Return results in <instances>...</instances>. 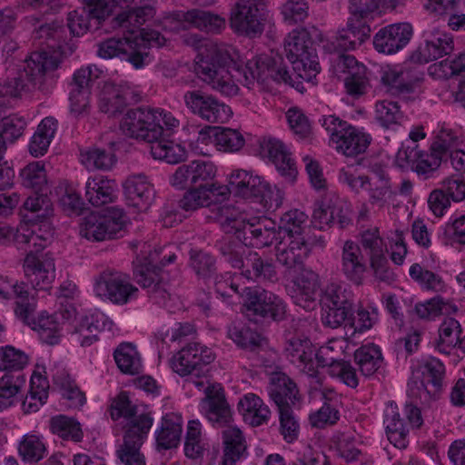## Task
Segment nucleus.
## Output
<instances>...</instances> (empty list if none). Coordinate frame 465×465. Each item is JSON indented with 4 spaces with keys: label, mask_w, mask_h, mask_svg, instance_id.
Wrapping results in <instances>:
<instances>
[{
    "label": "nucleus",
    "mask_w": 465,
    "mask_h": 465,
    "mask_svg": "<svg viewBox=\"0 0 465 465\" xmlns=\"http://www.w3.org/2000/svg\"><path fill=\"white\" fill-rule=\"evenodd\" d=\"M194 73L213 90L225 96L238 94L239 87L235 81L251 88L255 82H264L268 78L284 84H290L292 80L281 56L258 55L240 68L236 67L228 50L216 43H206L197 54Z\"/></svg>",
    "instance_id": "obj_1"
},
{
    "label": "nucleus",
    "mask_w": 465,
    "mask_h": 465,
    "mask_svg": "<svg viewBox=\"0 0 465 465\" xmlns=\"http://www.w3.org/2000/svg\"><path fill=\"white\" fill-rule=\"evenodd\" d=\"M57 66V59L48 52L32 53L18 76L0 85V109L12 106V102L25 90H44L48 74Z\"/></svg>",
    "instance_id": "obj_2"
},
{
    "label": "nucleus",
    "mask_w": 465,
    "mask_h": 465,
    "mask_svg": "<svg viewBox=\"0 0 465 465\" xmlns=\"http://www.w3.org/2000/svg\"><path fill=\"white\" fill-rule=\"evenodd\" d=\"M178 125L179 120L163 109L139 107L127 112L120 128L126 136L152 145L163 136L164 127L171 130Z\"/></svg>",
    "instance_id": "obj_3"
},
{
    "label": "nucleus",
    "mask_w": 465,
    "mask_h": 465,
    "mask_svg": "<svg viewBox=\"0 0 465 465\" xmlns=\"http://www.w3.org/2000/svg\"><path fill=\"white\" fill-rule=\"evenodd\" d=\"M212 350L200 343H190L175 353L171 360V368L179 376L185 378L188 385L199 391L209 383L208 365L214 361Z\"/></svg>",
    "instance_id": "obj_4"
},
{
    "label": "nucleus",
    "mask_w": 465,
    "mask_h": 465,
    "mask_svg": "<svg viewBox=\"0 0 465 465\" xmlns=\"http://www.w3.org/2000/svg\"><path fill=\"white\" fill-rule=\"evenodd\" d=\"M329 135L330 144L346 157H356L367 150L371 137L335 115H323L319 120Z\"/></svg>",
    "instance_id": "obj_5"
},
{
    "label": "nucleus",
    "mask_w": 465,
    "mask_h": 465,
    "mask_svg": "<svg viewBox=\"0 0 465 465\" xmlns=\"http://www.w3.org/2000/svg\"><path fill=\"white\" fill-rule=\"evenodd\" d=\"M284 51L292 69L303 80L311 81L321 67L313 42L305 29L293 30L285 38Z\"/></svg>",
    "instance_id": "obj_6"
},
{
    "label": "nucleus",
    "mask_w": 465,
    "mask_h": 465,
    "mask_svg": "<svg viewBox=\"0 0 465 465\" xmlns=\"http://www.w3.org/2000/svg\"><path fill=\"white\" fill-rule=\"evenodd\" d=\"M242 294L245 295L244 307L248 317L270 319L275 322H281L286 318V303L273 292L260 287H247L242 290Z\"/></svg>",
    "instance_id": "obj_7"
},
{
    "label": "nucleus",
    "mask_w": 465,
    "mask_h": 465,
    "mask_svg": "<svg viewBox=\"0 0 465 465\" xmlns=\"http://www.w3.org/2000/svg\"><path fill=\"white\" fill-rule=\"evenodd\" d=\"M263 4L257 0H239L231 10L230 25L238 35L255 38L264 31Z\"/></svg>",
    "instance_id": "obj_8"
},
{
    "label": "nucleus",
    "mask_w": 465,
    "mask_h": 465,
    "mask_svg": "<svg viewBox=\"0 0 465 465\" xmlns=\"http://www.w3.org/2000/svg\"><path fill=\"white\" fill-rule=\"evenodd\" d=\"M94 292L101 299L124 305L136 299L139 291L130 282L127 275L106 270L95 277Z\"/></svg>",
    "instance_id": "obj_9"
},
{
    "label": "nucleus",
    "mask_w": 465,
    "mask_h": 465,
    "mask_svg": "<svg viewBox=\"0 0 465 465\" xmlns=\"http://www.w3.org/2000/svg\"><path fill=\"white\" fill-rule=\"evenodd\" d=\"M360 243L369 257L370 267L373 275L381 282L391 283L395 280V274L390 268L386 253L387 245L377 227L364 230L360 236Z\"/></svg>",
    "instance_id": "obj_10"
},
{
    "label": "nucleus",
    "mask_w": 465,
    "mask_h": 465,
    "mask_svg": "<svg viewBox=\"0 0 465 465\" xmlns=\"http://www.w3.org/2000/svg\"><path fill=\"white\" fill-rule=\"evenodd\" d=\"M183 101L190 113L206 122L224 123L232 115L231 108L213 94L201 90H189L183 95Z\"/></svg>",
    "instance_id": "obj_11"
},
{
    "label": "nucleus",
    "mask_w": 465,
    "mask_h": 465,
    "mask_svg": "<svg viewBox=\"0 0 465 465\" xmlns=\"http://www.w3.org/2000/svg\"><path fill=\"white\" fill-rule=\"evenodd\" d=\"M124 227L122 212L104 214L92 213L85 216L80 226V234L92 242L114 239Z\"/></svg>",
    "instance_id": "obj_12"
},
{
    "label": "nucleus",
    "mask_w": 465,
    "mask_h": 465,
    "mask_svg": "<svg viewBox=\"0 0 465 465\" xmlns=\"http://www.w3.org/2000/svg\"><path fill=\"white\" fill-rule=\"evenodd\" d=\"M24 271L35 290H49L55 278L54 261L50 253L28 252L24 261Z\"/></svg>",
    "instance_id": "obj_13"
},
{
    "label": "nucleus",
    "mask_w": 465,
    "mask_h": 465,
    "mask_svg": "<svg viewBox=\"0 0 465 465\" xmlns=\"http://www.w3.org/2000/svg\"><path fill=\"white\" fill-rule=\"evenodd\" d=\"M216 173L215 165L207 161L195 160L179 166L170 178L173 186L183 189L187 185L205 187L210 184Z\"/></svg>",
    "instance_id": "obj_14"
},
{
    "label": "nucleus",
    "mask_w": 465,
    "mask_h": 465,
    "mask_svg": "<svg viewBox=\"0 0 465 465\" xmlns=\"http://www.w3.org/2000/svg\"><path fill=\"white\" fill-rule=\"evenodd\" d=\"M314 226L320 230L337 225L343 229L351 223L350 210L337 197L325 198L315 204L312 213Z\"/></svg>",
    "instance_id": "obj_15"
},
{
    "label": "nucleus",
    "mask_w": 465,
    "mask_h": 465,
    "mask_svg": "<svg viewBox=\"0 0 465 465\" xmlns=\"http://www.w3.org/2000/svg\"><path fill=\"white\" fill-rule=\"evenodd\" d=\"M276 223L264 216H251L238 240L245 246L263 248L281 238Z\"/></svg>",
    "instance_id": "obj_16"
},
{
    "label": "nucleus",
    "mask_w": 465,
    "mask_h": 465,
    "mask_svg": "<svg viewBox=\"0 0 465 465\" xmlns=\"http://www.w3.org/2000/svg\"><path fill=\"white\" fill-rule=\"evenodd\" d=\"M281 241L275 247L277 262L286 268L290 274L292 269L301 268L308 257L311 248L303 235L281 236Z\"/></svg>",
    "instance_id": "obj_17"
},
{
    "label": "nucleus",
    "mask_w": 465,
    "mask_h": 465,
    "mask_svg": "<svg viewBox=\"0 0 465 465\" xmlns=\"http://www.w3.org/2000/svg\"><path fill=\"white\" fill-rule=\"evenodd\" d=\"M420 77L398 65H386L381 70V83L391 95L406 97L414 94L420 85Z\"/></svg>",
    "instance_id": "obj_18"
},
{
    "label": "nucleus",
    "mask_w": 465,
    "mask_h": 465,
    "mask_svg": "<svg viewBox=\"0 0 465 465\" xmlns=\"http://www.w3.org/2000/svg\"><path fill=\"white\" fill-rule=\"evenodd\" d=\"M134 275L137 282L143 287L148 289L150 298L153 302L169 307L168 302L172 299V294L166 288V284L163 282L160 276V270L156 265L148 262L141 264L135 268Z\"/></svg>",
    "instance_id": "obj_19"
},
{
    "label": "nucleus",
    "mask_w": 465,
    "mask_h": 465,
    "mask_svg": "<svg viewBox=\"0 0 465 465\" xmlns=\"http://www.w3.org/2000/svg\"><path fill=\"white\" fill-rule=\"evenodd\" d=\"M340 271L345 279L360 286L363 283L367 264L360 246L353 241L344 242L340 261Z\"/></svg>",
    "instance_id": "obj_20"
},
{
    "label": "nucleus",
    "mask_w": 465,
    "mask_h": 465,
    "mask_svg": "<svg viewBox=\"0 0 465 465\" xmlns=\"http://www.w3.org/2000/svg\"><path fill=\"white\" fill-rule=\"evenodd\" d=\"M412 35L408 23L391 25L381 28L374 36L373 45L379 53L391 54L402 49Z\"/></svg>",
    "instance_id": "obj_21"
},
{
    "label": "nucleus",
    "mask_w": 465,
    "mask_h": 465,
    "mask_svg": "<svg viewBox=\"0 0 465 465\" xmlns=\"http://www.w3.org/2000/svg\"><path fill=\"white\" fill-rule=\"evenodd\" d=\"M124 190L128 203L140 212L147 211L155 198L153 184L143 173L129 176L124 183Z\"/></svg>",
    "instance_id": "obj_22"
},
{
    "label": "nucleus",
    "mask_w": 465,
    "mask_h": 465,
    "mask_svg": "<svg viewBox=\"0 0 465 465\" xmlns=\"http://www.w3.org/2000/svg\"><path fill=\"white\" fill-rule=\"evenodd\" d=\"M260 149L261 154L269 158L282 176L291 182L295 179L297 174L295 163L282 141L272 137H264L260 142Z\"/></svg>",
    "instance_id": "obj_23"
},
{
    "label": "nucleus",
    "mask_w": 465,
    "mask_h": 465,
    "mask_svg": "<svg viewBox=\"0 0 465 465\" xmlns=\"http://www.w3.org/2000/svg\"><path fill=\"white\" fill-rule=\"evenodd\" d=\"M17 307H15V313L25 324L40 333L43 329L54 326L56 321L53 316L41 313L37 319L35 317L36 309V298L32 292L23 291V286L18 288Z\"/></svg>",
    "instance_id": "obj_24"
},
{
    "label": "nucleus",
    "mask_w": 465,
    "mask_h": 465,
    "mask_svg": "<svg viewBox=\"0 0 465 465\" xmlns=\"http://www.w3.org/2000/svg\"><path fill=\"white\" fill-rule=\"evenodd\" d=\"M452 50V36L438 28H432L425 32V42L417 50V59L426 64L450 54Z\"/></svg>",
    "instance_id": "obj_25"
},
{
    "label": "nucleus",
    "mask_w": 465,
    "mask_h": 465,
    "mask_svg": "<svg viewBox=\"0 0 465 465\" xmlns=\"http://www.w3.org/2000/svg\"><path fill=\"white\" fill-rule=\"evenodd\" d=\"M371 27L367 21L351 17L347 26L337 33L334 40L331 43L333 51L343 53L354 50L370 37Z\"/></svg>",
    "instance_id": "obj_26"
},
{
    "label": "nucleus",
    "mask_w": 465,
    "mask_h": 465,
    "mask_svg": "<svg viewBox=\"0 0 465 465\" xmlns=\"http://www.w3.org/2000/svg\"><path fill=\"white\" fill-rule=\"evenodd\" d=\"M113 322L102 312L81 316L74 327V340L82 347H88L98 341V332L111 330Z\"/></svg>",
    "instance_id": "obj_27"
},
{
    "label": "nucleus",
    "mask_w": 465,
    "mask_h": 465,
    "mask_svg": "<svg viewBox=\"0 0 465 465\" xmlns=\"http://www.w3.org/2000/svg\"><path fill=\"white\" fill-rule=\"evenodd\" d=\"M284 353L286 358L302 371L311 377L315 375L314 347L309 339L291 337L286 341Z\"/></svg>",
    "instance_id": "obj_28"
},
{
    "label": "nucleus",
    "mask_w": 465,
    "mask_h": 465,
    "mask_svg": "<svg viewBox=\"0 0 465 465\" xmlns=\"http://www.w3.org/2000/svg\"><path fill=\"white\" fill-rule=\"evenodd\" d=\"M203 390L205 392L203 408L208 420L221 426L227 425L232 419V413L220 385L208 383Z\"/></svg>",
    "instance_id": "obj_29"
},
{
    "label": "nucleus",
    "mask_w": 465,
    "mask_h": 465,
    "mask_svg": "<svg viewBox=\"0 0 465 465\" xmlns=\"http://www.w3.org/2000/svg\"><path fill=\"white\" fill-rule=\"evenodd\" d=\"M214 218L226 233H234L240 237L241 232L247 225L251 215L239 206L232 203L214 205L213 208Z\"/></svg>",
    "instance_id": "obj_30"
},
{
    "label": "nucleus",
    "mask_w": 465,
    "mask_h": 465,
    "mask_svg": "<svg viewBox=\"0 0 465 465\" xmlns=\"http://www.w3.org/2000/svg\"><path fill=\"white\" fill-rule=\"evenodd\" d=\"M98 55L104 59L119 56L130 62L135 68L143 67V54L134 53L131 38H109L99 44Z\"/></svg>",
    "instance_id": "obj_31"
},
{
    "label": "nucleus",
    "mask_w": 465,
    "mask_h": 465,
    "mask_svg": "<svg viewBox=\"0 0 465 465\" xmlns=\"http://www.w3.org/2000/svg\"><path fill=\"white\" fill-rule=\"evenodd\" d=\"M174 19L181 22L183 28L194 27L208 33H218L225 25L223 17L200 9L178 12Z\"/></svg>",
    "instance_id": "obj_32"
},
{
    "label": "nucleus",
    "mask_w": 465,
    "mask_h": 465,
    "mask_svg": "<svg viewBox=\"0 0 465 465\" xmlns=\"http://www.w3.org/2000/svg\"><path fill=\"white\" fill-rule=\"evenodd\" d=\"M268 391L278 409L290 408L299 398L296 384L283 372L272 375Z\"/></svg>",
    "instance_id": "obj_33"
},
{
    "label": "nucleus",
    "mask_w": 465,
    "mask_h": 465,
    "mask_svg": "<svg viewBox=\"0 0 465 465\" xmlns=\"http://www.w3.org/2000/svg\"><path fill=\"white\" fill-rule=\"evenodd\" d=\"M396 195L389 173L379 167L371 170V182L367 193L371 205L384 207Z\"/></svg>",
    "instance_id": "obj_34"
},
{
    "label": "nucleus",
    "mask_w": 465,
    "mask_h": 465,
    "mask_svg": "<svg viewBox=\"0 0 465 465\" xmlns=\"http://www.w3.org/2000/svg\"><path fill=\"white\" fill-rule=\"evenodd\" d=\"M384 425L388 440L395 447L404 449L408 445L409 425L401 417L396 404L390 403L384 411Z\"/></svg>",
    "instance_id": "obj_35"
},
{
    "label": "nucleus",
    "mask_w": 465,
    "mask_h": 465,
    "mask_svg": "<svg viewBox=\"0 0 465 465\" xmlns=\"http://www.w3.org/2000/svg\"><path fill=\"white\" fill-rule=\"evenodd\" d=\"M154 15V10L150 5L136 8H128L119 13L113 21L114 27L123 29L128 35L124 37L133 38L141 31V26Z\"/></svg>",
    "instance_id": "obj_36"
},
{
    "label": "nucleus",
    "mask_w": 465,
    "mask_h": 465,
    "mask_svg": "<svg viewBox=\"0 0 465 465\" xmlns=\"http://www.w3.org/2000/svg\"><path fill=\"white\" fill-rule=\"evenodd\" d=\"M222 434L223 450L221 465H236L247 448L243 433L238 427L227 424Z\"/></svg>",
    "instance_id": "obj_37"
},
{
    "label": "nucleus",
    "mask_w": 465,
    "mask_h": 465,
    "mask_svg": "<svg viewBox=\"0 0 465 465\" xmlns=\"http://www.w3.org/2000/svg\"><path fill=\"white\" fill-rule=\"evenodd\" d=\"M130 96L131 92L128 88L106 83L99 94V109L104 114L114 115L124 109Z\"/></svg>",
    "instance_id": "obj_38"
},
{
    "label": "nucleus",
    "mask_w": 465,
    "mask_h": 465,
    "mask_svg": "<svg viewBox=\"0 0 465 465\" xmlns=\"http://www.w3.org/2000/svg\"><path fill=\"white\" fill-rule=\"evenodd\" d=\"M182 418L174 413H168L162 419L160 428L155 431L157 448L170 450L176 448L182 436Z\"/></svg>",
    "instance_id": "obj_39"
},
{
    "label": "nucleus",
    "mask_w": 465,
    "mask_h": 465,
    "mask_svg": "<svg viewBox=\"0 0 465 465\" xmlns=\"http://www.w3.org/2000/svg\"><path fill=\"white\" fill-rule=\"evenodd\" d=\"M462 329L460 322L451 317L445 318L438 330V339L435 340V349L443 354H450L459 346L462 347Z\"/></svg>",
    "instance_id": "obj_40"
},
{
    "label": "nucleus",
    "mask_w": 465,
    "mask_h": 465,
    "mask_svg": "<svg viewBox=\"0 0 465 465\" xmlns=\"http://www.w3.org/2000/svg\"><path fill=\"white\" fill-rule=\"evenodd\" d=\"M243 420L253 427L266 423L271 416L269 407L254 393H246L238 403Z\"/></svg>",
    "instance_id": "obj_41"
},
{
    "label": "nucleus",
    "mask_w": 465,
    "mask_h": 465,
    "mask_svg": "<svg viewBox=\"0 0 465 465\" xmlns=\"http://www.w3.org/2000/svg\"><path fill=\"white\" fill-rule=\"evenodd\" d=\"M115 183L102 175L89 177L85 183V198L94 206L99 207L114 199Z\"/></svg>",
    "instance_id": "obj_42"
},
{
    "label": "nucleus",
    "mask_w": 465,
    "mask_h": 465,
    "mask_svg": "<svg viewBox=\"0 0 465 465\" xmlns=\"http://www.w3.org/2000/svg\"><path fill=\"white\" fill-rule=\"evenodd\" d=\"M153 420L147 412L142 411L138 415L124 421V442L142 446L153 426Z\"/></svg>",
    "instance_id": "obj_43"
},
{
    "label": "nucleus",
    "mask_w": 465,
    "mask_h": 465,
    "mask_svg": "<svg viewBox=\"0 0 465 465\" xmlns=\"http://www.w3.org/2000/svg\"><path fill=\"white\" fill-rule=\"evenodd\" d=\"M420 370L422 375V381H420L422 391L429 395L438 392L442 387L445 376L443 363L440 360L431 357L420 365Z\"/></svg>",
    "instance_id": "obj_44"
},
{
    "label": "nucleus",
    "mask_w": 465,
    "mask_h": 465,
    "mask_svg": "<svg viewBox=\"0 0 465 465\" xmlns=\"http://www.w3.org/2000/svg\"><path fill=\"white\" fill-rule=\"evenodd\" d=\"M58 122L54 117H45L38 124L29 143V152L35 156L44 155L56 133Z\"/></svg>",
    "instance_id": "obj_45"
},
{
    "label": "nucleus",
    "mask_w": 465,
    "mask_h": 465,
    "mask_svg": "<svg viewBox=\"0 0 465 465\" xmlns=\"http://www.w3.org/2000/svg\"><path fill=\"white\" fill-rule=\"evenodd\" d=\"M25 383L26 377L23 371L5 372L0 378V411L14 404Z\"/></svg>",
    "instance_id": "obj_46"
},
{
    "label": "nucleus",
    "mask_w": 465,
    "mask_h": 465,
    "mask_svg": "<svg viewBox=\"0 0 465 465\" xmlns=\"http://www.w3.org/2000/svg\"><path fill=\"white\" fill-rule=\"evenodd\" d=\"M245 267L246 269L242 271V274L249 280H266L270 282L277 280L274 265L263 260L256 252H248Z\"/></svg>",
    "instance_id": "obj_47"
},
{
    "label": "nucleus",
    "mask_w": 465,
    "mask_h": 465,
    "mask_svg": "<svg viewBox=\"0 0 465 465\" xmlns=\"http://www.w3.org/2000/svg\"><path fill=\"white\" fill-rule=\"evenodd\" d=\"M114 358L117 367L123 373L136 375L143 371L140 354L132 343H121L114 350Z\"/></svg>",
    "instance_id": "obj_48"
},
{
    "label": "nucleus",
    "mask_w": 465,
    "mask_h": 465,
    "mask_svg": "<svg viewBox=\"0 0 465 465\" xmlns=\"http://www.w3.org/2000/svg\"><path fill=\"white\" fill-rule=\"evenodd\" d=\"M255 186L252 189V198L256 199L264 208L277 209L283 200V193L277 187H272L262 177H254Z\"/></svg>",
    "instance_id": "obj_49"
},
{
    "label": "nucleus",
    "mask_w": 465,
    "mask_h": 465,
    "mask_svg": "<svg viewBox=\"0 0 465 465\" xmlns=\"http://www.w3.org/2000/svg\"><path fill=\"white\" fill-rule=\"evenodd\" d=\"M50 430L64 440L80 442L84 433L81 424L74 418L65 415H57L49 421Z\"/></svg>",
    "instance_id": "obj_50"
},
{
    "label": "nucleus",
    "mask_w": 465,
    "mask_h": 465,
    "mask_svg": "<svg viewBox=\"0 0 465 465\" xmlns=\"http://www.w3.org/2000/svg\"><path fill=\"white\" fill-rule=\"evenodd\" d=\"M20 177L23 186L32 189L35 193L48 191L46 172L45 163L42 162L27 164L21 171Z\"/></svg>",
    "instance_id": "obj_51"
},
{
    "label": "nucleus",
    "mask_w": 465,
    "mask_h": 465,
    "mask_svg": "<svg viewBox=\"0 0 465 465\" xmlns=\"http://www.w3.org/2000/svg\"><path fill=\"white\" fill-rule=\"evenodd\" d=\"M150 152L154 159L164 161L171 164L178 163L186 157L185 149L173 141L160 138L150 147Z\"/></svg>",
    "instance_id": "obj_52"
},
{
    "label": "nucleus",
    "mask_w": 465,
    "mask_h": 465,
    "mask_svg": "<svg viewBox=\"0 0 465 465\" xmlns=\"http://www.w3.org/2000/svg\"><path fill=\"white\" fill-rule=\"evenodd\" d=\"M354 360L364 376L372 375L382 360L381 350L374 344L364 345L356 350Z\"/></svg>",
    "instance_id": "obj_53"
},
{
    "label": "nucleus",
    "mask_w": 465,
    "mask_h": 465,
    "mask_svg": "<svg viewBox=\"0 0 465 465\" xmlns=\"http://www.w3.org/2000/svg\"><path fill=\"white\" fill-rule=\"evenodd\" d=\"M375 113L377 121L385 128L401 125L407 120L397 102L380 101L376 104Z\"/></svg>",
    "instance_id": "obj_54"
},
{
    "label": "nucleus",
    "mask_w": 465,
    "mask_h": 465,
    "mask_svg": "<svg viewBox=\"0 0 465 465\" xmlns=\"http://www.w3.org/2000/svg\"><path fill=\"white\" fill-rule=\"evenodd\" d=\"M409 272L411 279L423 290L435 292H444L447 290V284L440 275L423 268L419 263L412 264Z\"/></svg>",
    "instance_id": "obj_55"
},
{
    "label": "nucleus",
    "mask_w": 465,
    "mask_h": 465,
    "mask_svg": "<svg viewBox=\"0 0 465 465\" xmlns=\"http://www.w3.org/2000/svg\"><path fill=\"white\" fill-rule=\"evenodd\" d=\"M227 337L237 346L253 350L261 344V335L242 322H233L227 327Z\"/></svg>",
    "instance_id": "obj_56"
},
{
    "label": "nucleus",
    "mask_w": 465,
    "mask_h": 465,
    "mask_svg": "<svg viewBox=\"0 0 465 465\" xmlns=\"http://www.w3.org/2000/svg\"><path fill=\"white\" fill-rule=\"evenodd\" d=\"M81 163L88 170H109L115 163L114 155L101 148H90L81 152Z\"/></svg>",
    "instance_id": "obj_57"
},
{
    "label": "nucleus",
    "mask_w": 465,
    "mask_h": 465,
    "mask_svg": "<svg viewBox=\"0 0 465 465\" xmlns=\"http://www.w3.org/2000/svg\"><path fill=\"white\" fill-rule=\"evenodd\" d=\"M189 266L198 277L211 279L216 272V261L210 253L191 250Z\"/></svg>",
    "instance_id": "obj_58"
},
{
    "label": "nucleus",
    "mask_w": 465,
    "mask_h": 465,
    "mask_svg": "<svg viewBox=\"0 0 465 465\" xmlns=\"http://www.w3.org/2000/svg\"><path fill=\"white\" fill-rule=\"evenodd\" d=\"M165 38L158 31L150 29H141L138 35L131 38L134 53L143 54V65L148 57V48L152 46L160 47L165 44Z\"/></svg>",
    "instance_id": "obj_59"
},
{
    "label": "nucleus",
    "mask_w": 465,
    "mask_h": 465,
    "mask_svg": "<svg viewBox=\"0 0 465 465\" xmlns=\"http://www.w3.org/2000/svg\"><path fill=\"white\" fill-rule=\"evenodd\" d=\"M18 452L23 460L37 463L45 457L46 448L38 436L25 435L19 443Z\"/></svg>",
    "instance_id": "obj_60"
},
{
    "label": "nucleus",
    "mask_w": 465,
    "mask_h": 465,
    "mask_svg": "<svg viewBox=\"0 0 465 465\" xmlns=\"http://www.w3.org/2000/svg\"><path fill=\"white\" fill-rule=\"evenodd\" d=\"M308 216L302 211L294 209L286 212L281 218V224L278 228L282 236L302 235V231Z\"/></svg>",
    "instance_id": "obj_61"
},
{
    "label": "nucleus",
    "mask_w": 465,
    "mask_h": 465,
    "mask_svg": "<svg viewBox=\"0 0 465 465\" xmlns=\"http://www.w3.org/2000/svg\"><path fill=\"white\" fill-rule=\"evenodd\" d=\"M443 157L440 153L431 146L430 153H420L417 162L412 165V170L423 179H428L438 170Z\"/></svg>",
    "instance_id": "obj_62"
},
{
    "label": "nucleus",
    "mask_w": 465,
    "mask_h": 465,
    "mask_svg": "<svg viewBox=\"0 0 465 465\" xmlns=\"http://www.w3.org/2000/svg\"><path fill=\"white\" fill-rule=\"evenodd\" d=\"M299 293L305 297L306 302L314 300V294L319 288V276L310 269L302 268L296 277L292 279Z\"/></svg>",
    "instance_id": "obj_63"
},
{
    "label": "nucleus",
    "mask_w": 465,
    "mask_h": 465,
    "mask_svg": "<svg viewBox=\"0 0 465 465\" xmlns=\"http://www.w3.org/2000/svg\"><path fill=\"white\" fill-rule=\"evenodd\" d=\"M338 179L339 182L347 186L351 193L357 195L362 193L367 194L371 182V173L358 174L350 169L341 168L339 172Z\"/></svg>",
    "instance_id": "obj_64"
}]
</instances>
